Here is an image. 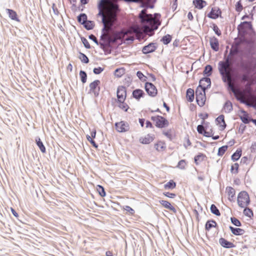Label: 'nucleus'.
Segmentation results:
<instances>
[{"instance_id": "24", "label": "nucleus", "mask_w": 256, "mask_h": 256, "mask_svg": "<svg viewBox=\"0 0 256 256\" xmlns=\"http://www.w3.org/2000/svg\"><path fill=\"white\" fill-rule=\"evenodd\" d=\"M229 229L231 231V232L235 236H242L245 233V230L244 229L234 228L231 226H229Z\"/></svg>"}, {"instance_id": "51", "label": "nucleus", "mask_w": 256, "mask_h": 256, "mask_svg": "<svg viewBox=\"0 0 256 256\" xmlns=\"http://www.w3.org/2000/svg\"><path fill=\"white\" fill-rule=\"evenodd\" d=\"M172 129H168L166 131L164 130L162 132V134L165 136L167 138L169 139L170 140H172L173 139V136L172 134Z\"/></svg>"}, {"instance_id": "46", "label": "nucleus", "mask_w": 256, "mask_h": 256, "mask_svg": "<svg viewBox=\"0 0 256 256\" xmlns=\"http://www.w3.org/2000/svg\"><path fill=\"white\" fill-rule=\"evenodd\" d=\"M240 118L244 124H249L251 120V118H248V113L242 116H240Z\"/></svg>"}, {"instance_id": "8", "label": "nucleus", "mask_w": 256, "mask_h": 256, "mask_svg": "<svg viewBox=\"0 0 256 256\" xmlns=\"http://www.w3.org/2000/svg\"><path fill=\"white\" fill-rule=\"evenodd\" d=\"M144 90L148 94L154 98L158 94V90L156 86L150 82H146L144 84Z\"/></svg>"}, {"instance_id": "9", "label": "nucleus", "mask_w": 256, "mask_h": 256, "mask_svg": "<svg viewBox=\"0 0 256 256\" xmlns=\"http://www.w3.org/2000/svg\"><path fill=\"white\" fill-rule=\"evenodd\" d=\"M116 98H114L116 102L125 101L126 97V90L124 86H118L116 90Z\"/></svg>"}, {"instance_id": "44", "label": "nucleus", "mask_w": 256, "mask_h": 256, "mask_svg": "<svg viewBox=\"0 0 256 256\" xmlns=\"http://www.w3.org/2000/svg\"><path fill=\"white\" fill-rule=\"evenodd\" d=\"M228 146L227 145H224L219 148L217 154L218 156H222L228 150Z\"/></svg>"}, {"instance_id": "1", "label": "nucleus", "mask_w": 256, "mask_h": 256, "mask_svg": "<svg viewBox=\"0 0 256 256\" xmlns=\"http://www.w3.org/2000/svg\"><path fill=\"white\" fill-rule=\"evenodd\" d=\"M228 50H226L224 52V60L218 62V70L223 82L224 83H229V86L232 89V92L234 93V90L231 84L232 77L230 76V71L228 70L230 64L231 56L228 54L226 56V54Z\"/></svg>"}, {"instance_id": "28", "label": "nucleus", "mask_w": 256, "mask_h": 256, "mask_svg": "<svg viewBox=\"0 0 256 256\" xmlns=\"http://www.w3.org/2000/svg\"><path fill=\"white\" fill-rule=\"evenodd\" d=\"M186 98L187 100L190 102L194 101V92L193 89L188 88L186 90Z\"/></svg>"}, {"instance_id": "38", "label": "nucleus", "mask_w": 256, "mask_h": 256, "mask_svg": "<svg viewBox=\"0 0 256 256\" xmlns=\"http://www.w3.org/2000/svg\"><path fill=\"white\" fill-rule=\"evenodd\" d=\"M79 56L78 58L80 61L84 64H87L89 62L90 60L88 57L84 53L81 52H78Z\"/></svg>"}, {"instance_id": "21", "label": "nucleus", "mask_w": 256, "mask_h": 256, "mask_svg": "<svg viewBox=\"0 0 256 256\" xmlns=\"http://www.w3.org/2000/svg\"><path fill=\"white\" fill-rule=\"evenodd\" d=\"M226 192L228 196V200L231 202H234L236 194L234 189L232 186H227Z\"/></svg>"}, {"instance_id": "27", "label": "nucleus", "mask_w": 256, "mask_h": 256, "mask_svg": "<svg viewBox=\"0 0 256 256\" xmlns=\"http://www.w3.org/2000/svg\"><path fill=\"white\" fill-rule=\"evenodd\" d=\"M192 3L194 7L199 10L203 8L207 4L204 0H193Z\"/></svg>"}, {"instance_id": "49", "label": "nucleus", "mask_w": 256, "mask_h": 256, "mask_svg": "<svg viewBox=\"0 0 256 256\" xmlns=\"http://www.w3.org/2000/svg\"><path fill=\"white\" fill-rule=\"evenodd\" d=\"M231 222L236 226L240 227L242 226V224L240 220L235 217H231L230 218Z\"/></svg>"}, {"instance_id": "23", "label": "nucleus", "mask_w": 256, "mask_h": 256, "mask_svg": "<svg viewBox=\"0 0 256 256\" xmlns=\"http://www.w3.org/2000/svg\"><path fill=\"white\" fill-rule=\"evenodd\" d=\"M111 42V40L110 38H108V41L103 42H99V44H97L100 46V48L102 50L104 53L106 54H110L111 51H106V48L110 46V43Z\"/></svg>"}, {"instance_id": "52", "label": "nucleus", "mask_w": 256, "mask_h": 256, "mask_svg": "<svg viewBox=\"0 0 256 256\" xmlns=\"http://www.w3.org/2000/svg\"><path fill=\"white\" fill-rule=\"evenodd\" d=\"M243 6L241 0L238 1L235 5V10L237 12H240L243 10Z\"/></svg>"}, {"instance_id": "17", "label": "nucleus", "mask_w": 256, "mask_h": 256, "mask_svg": "<svg viewBox=\"0 0 256 256\" xmlns=\"http://www.w3.org/2000/svg\"><path fill=\"white\" fill-rule=\"evenodd\" d=\"M144 91L140 88H136L132 91V96L138 101L145 96Z\"/></svg>"}, {"instance_id": "34", "label": "nucleus", "mask_w": 256, "mask_h": 256, "mask_svg": "<svg viewBox=\"0 0 256 256\" xmlns=\"http://www.w3.org/2000/svg\"><path fill=\"white\" fill-rule=\"evenodd\" d=\"M176 182L174 180H171L164 185V188L166 190H173L176 188Z\"/></svg>"}, {"instance_id": "50", "label": "nucleus", "mask_w": 256, "mask_h": 256, "mask_svg": "<svg viewBox=\"0 0 256 256\" xmlns=\"http://www.w3.org/2000/svg\"><path fill=\"white\" fill-rule=\"evenodd\" d=\"M186 164L187 162L186 160H181L178 162L176 167L181 170H184Z\"/></svg>"}, {"instance_id": "56", "label": "nucleus", "mask_w": 256, "mask_h": 256, "mask_svg": "<svg viewBox=\"0 0 256 256\" xmlns=\"http://www.w3.org/2000/svg\"><path fill=\"white\" fill-rule=\"evenodd\" d=\"M106 30H103V28H102V34L101 36H100V41H102V42H106V41H108V38H110L108 34H104V32Z\"/></svg>"}, {"instance_id": "2", "label": "nucleus", "mask_w": 256, "mask_h": 256, "mask_svg": "<svg viewBox=\"0 0 256 256\" xmlns=\"http://www.w3.org/2000/svg\"><path fill=\"white\" fill-rule=\"evenodd\" d=\"M239 68L240 71L236 74V77L243 81H248L249 78V73L248 72L249 70V66L248 64L242 62Z\"/></svg>"}, {"instance_id": "64", "label": "nucleus", "mask_w": 256, "mask_h": 256, "mask_svg": "<svg viewBox=\"0 0 256 256\" xmlns=\"http://www.w3.org/2000/svg\"><path fill=\"white\" fill-rule=\"evenodd\" d=\"M208 114L206 112L200 113L198 114V116L202 120H204L205 119H206L208 117Z\"/></svg>"}, {"instance_id": "29", "label": "nucleus", "mask_w": 256, "mask_h": 256, "mask_svg": "<svg viewBox=\"0 0 256 256\" xmlns=\"http://www.w3.org/2000/svg\"><path fill=\"white\" fill-rule=\"evenodd\" d=\"M213 68L210 64H206L204 67L202 74L204 76H210L212 74Z\"/></svg>"}, {"instance_id": "20", "label": "nucleus", "mask_w": 256, "mask_h": 256, "mask_svg": "<svg viewBox=\"0 0 256 256\" xmlns=\"http://www.w3.org/2000/svg\"><path fill=\"white\" fill-rule=\"evenodd\" d=\"M159 202L164 208L170 210L174 214L176 212V208L174 206H173L169 202L165 200H159Z\"/></svg>"}, {"instance_id": "4", "label": "nucleus", "mask_w": 256, "mask_h": 256, "mask_svg": "<svg viewBox=\"0 0 256 256\" xmlns=\"http://www.w3.org/2000/svg\"><path fill=\"white\" fill-rule=\"evenodd\" d=\"M150 120L154 122L155 126L158 128H165L169 125L168 120L164 116L160 115L152 116L150 118Z\"/></svg>"}, {"instance_id": "22", "label": "nucleus", "mask_w": 256, "mask_h": 256, "mask_svg": "<svg viewBox=\"0 0 256 256\" xmlns=\"http://www.w3.org/2000/svg\"><path fill=\"white\" fill-rule=\"evenodd\" d=\"M35 142L38 146V147L39 148L42 154L46 153V148L43 142L40 138L38 136H36L35 138Z\"/></svg>"}, {"instance_id": "37", "label": "nucleus", "mask_w": 256, "mask_h": 256, "mask_svg": "<svg viewBox=\"0 0 256 256\" xmlns=\"http://www.w3.org/2000/svg\"><path fill=\"white\" fill-rule=\"evenodd\" d=\"M125 68H118L114 72V75L117 78H120L125 73Z\"/></svg>"}, {"instance_id": "59", "label": "nucleus", "mask_w": 256, "mask_h": 256, "mask_svg": "<svg viewBox=\"0 0 256 256\" xmlns=\"http://www.w3.org/2000/svg\"><path fill=\"white\" fill-rule=\"evenodd\" d=\"M196 129L198 133L200 134H202L206 130L204 128V124H202L197 126Z\"/></svg>"}, {"instance_id": "14", "label": "nucleus", "mask_w": 256, "mask_h": 256, "mask_svg": "<svg viewBox=\"0 0 256 256\" xmlns=\"http://www.w3.org/2000/svg\"><path fill=\"white\" fill-rule=\"evenodd\" d=\"M157 48L158 44L156 42H151L142 47V52L145 54H148L155 52Z\"/></svg>"}, {"instance_id": "48", "label": "nucleus", "mask_w": 256, "mask_h": 256, "mask_svg": "<svg viewBox=\"0 0 256 256\" xmlns=\"http://www.w3.org/2000/svg\"><path fill=\"white\" fill-rule=\"evenodd\" d=\"M165 143L160 141L158 143L154 144V148L158 151L164 150L166 148Z\"/></svg>"}, {"instance_id": "63", "label": "nucleus", "mask_w": 256, "mask_h": 256, "mask_svg": "<svg viewBox=\"0 0 256 256\" xmlns=\"http://www.w3.org/2000/svg\"><path fill=\"white\" fill-rule=\"evenodd\" d=\"M246 128V126L244 124H241L238 128V132L241 134H242Z\"/></svg>"}, {"instance_id": "43", "label": "nucleus", "mask_w": 256, "mask_h": 256, "mask_svg": "<svg viewBox=\"0 0 256 256\" xmlns=\"http://www.w3.org/2000/svg\"><path fill=\"white\" fill-rule=\"evenodd\" d=\"M96 190L100 196L104 197L106 196V192L104 188L100 184L97 185Z\"/></svg>"}, {"instance_id": "58", "label": "nucleus", "mask_w": 256, "mask_h": 256, "mask_svg": "<svg viewBox=\"0 0 256 256\" xmlns=\"http://www.w3.org/2000/svg\"><path fill=\"white\" fill-rule=\"evenodd\" d=\"M104 68H102V67H100V66H98V68H94L93 69V72L95 74H99L100 73H102L104 71Z\"/></svg>"}, {"instance_id": "39", "label": "nucleus", "mask_w": 256, "mask_h": 256, "mask_svg": "<svg viewBox=\"0 0 256 256\" xmlns=\"http://www.w3.org/2000/svg\"><path fill=\"white\" fill-rule=\"evenodd\" d=\"M79 75L82 82L83 84H85L88 78L86 72L83 70H80V71Z\"/></svg>"}, {"instance_id": "32", "label": "nucleus", "mask_w": 256, "mask_h": 256, "mask_svg": "<svg viewBox=\"0 0 256 256\" xmlns=\"http://www.w3.org/2000/svg\"><path fill=\"white\" fill-rule=\"evenodd\" d=\"M206 156L202 153H198L194 158V162L196 165H198L200 162L204 160Z\"/></svg>"}, {"instance_id": "30", "label": "nucleus", "mask_w": 256, "mask_h": 256, "mask_svg": "<svg viewBox=\"0 0 256 256\" xmlns=\"http://www.w3.org/2000/svg\"><path fill=\"white\" fill-rule=\"evenodd\" d=\"M242 154V150L241 148H238L236 151L232 155L231 160L233 162L238 160L241 157Z\"/></svg>"}, {"instance_id": "54", "label": "nucleus", "mask_w": 256, "mask_h": 256, "mask_svg": "<svg viewBox=\"0 0 256 256\" xmlns=\"http://www.w3.org/2000/svg\"><path fill=\"white\" fill-rule=\"evenodd\" d=\"M80 40L85 48H86V49H90L91 48L90 44H89L88 42V41L86 38H84V36H81Z\"/></svg>"}, {"instance_id": "61", "label": "nucleus", "mask_w": 256, "mask_h": 256, "mask_svg": "<svg viewBox=\"0 0 256 256\" xmlns=\"http://www.w3.org/2000/svg\"><path fill=\"white\" fill-rule=\"evenodd\" d=\"M124 209L131 214H133L134 213V210L128 206H124Z\"/></svg>"}, {"instance_id": "40", "label": "nucleus", "mask_w": 256, "mask_h": 256, "mask_svg": "<svg viewBox=\"0 0 256 256\" xmlns=\"http://www.w3.org/2000/svg\"><path fill=\"white\" fill-rule=\"evenodd\" d=\"M210 212L216 215V216H220V212L218 209V208L214 204H212L210 206Z\"/></svg>"}, {"instance_id": "11", "label": "nucleus", "mask_w": 256, "mask_h": 256, "mask_svg": "<svg viewBox=\"0 0 256 256\" xmlns=\"http://www.w3.org/2000/svg\"><path fill=\"white\" fill-rule=\"evenodd\" d=\"M114 126L116 130L118 132H128L130 128L129 124L124 120L116 122Z\"/></svg>"}, {"instance_id": "7", "label": "nucleus", "mask_w": 256, "mask_h": 256, "mask_svg": "<svg viewBox=\"0 0 256 256\" xmlns=\"http://www.w3.org/2000/svg\"><path fill=\"white\" fill-rule=\"evenodd\" d=\"M100 81L96 80L90 84V90L88 94H93L95 97H98L100 94Z\"/></svg>"}, {"instance_id": "31", "label": "nucleus", "mask_w": 256, "mask_h": 256, "mask_svg": "<svg viewBox=\"0 0 256 256\" xmlns=\"http://www.w3.org/2000/svg\"><path fill=\"white\" fill-rule=\"evenodd\" d=\"M88 20V16L85 13H80L77 16V21L80 24L83 25Z\"/></svg>"}, {"instance_id": "41", "label": "nucleus", "mask_w": 256, "mask_h": 256, "mask_svg": "<svg viewBox=\"0 0 256 256\" xmlns=\"http://www.w3.org/2000/svg\"><path fill=\"white\" fill-rule=\"evenodd\" d=\"M210 24V27L212 28L215 34L218 36H220L222 35V32L221 30L218 28V26L212 22Z\"/></svg>"}, {"instance_id": "55", "label": "nucleus", "mask_w": 256, "mask_h": 256, "mask_svg": "<svg viewBox=\"0 0 256 256\" xmlns=\"http://www.w3.org/2000/svg\"><path fill=\"white\" fill-rule=\"evenodd\" d=\"M136 75L142 82L146 81L147 79V77L145 76L141 71H138L136 73Z\"/></svg>"}, {"instance_id": "10", "label": "nucleus", "mask_w": 256, "mask_h": 256, "mask_svg": "<svg viewBox=\"0 0 256 256\" xmlns=\"http://www.w3.org/2000/svg\"><path fill=\"white\" fill-rule=\"evenodd\" d=\"M146 10L145 9L142 10L139 13L138 16L140 18V21L142 22H155V18L153 16L152 14H147L146 16H144V14H146Z\"/></svg>"}, {"instance_id": "33", "label": "nucleus", "mask_w": 256, "mask_h": 256, "mask_svg": "<svg viewBox=\"0 0 256 256\" xmlns=\"http://www.w3.org/2000/svg\"><path fill=\"white\" fill-rule=\"evenodd\" d=\"M223 108L225 110V112L226 113H230L233 110L232 104L229 100H226L224 104Z\"/></svg>"}, {"instance_id": "35", "label": "nucleus", "mask_w": 256, "mask_h": 256, "mask_svg": "<svg viewBox=\"0 0 256 256\" xmlns=\"http://www.w3.org/2000/svg\"><path fill=\"white\" fill-rule=\"evenodd\" d=\"M82 26L86 30H90L94 28L95 24L94 21L87 20L86 23H84Z\"/></svg>"}, {"instance_id": "6", "label": "nucleus", "mask_w": 256, "mask_h": 256, "mask_svg": "<svg viewBox=\"0 0 256 256\" xmlns=\"http://www.w3.org/2000/svg\"><path fill=\"white\" fill-rule=\"evenodd\" d=\"M104 2V0H100L98 1V5H97L98 9V12L97 14V16L98 17L100 16L102 18L101 22L102 24L103 30H106V24L110 22L111 21L110 18H109L107 20H106V18H105L106 17L104 16V14L101 8V6Z\"/></svg>"}, {"instance_id": "62", "label": "nucleus", "mask_w": 256, "mask_h": 256, "mask_svg": "<svg viewBox=\"0 0 256 256\" xmlns=\"http://www.w3.org/2000/svg\"><path fill=\"white\" fill-rule=\"evenodd\" d=\"M88 38L90 40H92L96 45L99 44V42L96 37V36L93 34H90L88 36Z\"/></svg>"}, {"instance_id": "18", "label": "nucleus", "mask_w": 256, "mask_h": 256, "mask_svg": "<svg viewBox=\"0 0 256 256\" xmlns=\"http://www.w3.org/2000/svg\"><path fill=\"white\" fill-rule=\"evenodd\" d=\"M216 122L217 124L220 125V130H224L226 126V124L224 120V116L223 114L220 115L218 117L216 118Z\"/></svg>"}, {"instance_id": "26", "label": "nucleus", "mask_w": 256, "mask_h": 256, "mask_svg": "<svg viewBox=\"0 0 256 256\" xmlns=\"http://www.w3.org/2000/svg\"><path fill=\"white\" fill-rule=\"evenodd\" d=\"M218 226L216 222L214 220H208L205 224V230L206 231H209L212 228H218Z\"/></svg>"}, {"instance_id": "15", "label": "nucleus", "mask_w": 256, "mask_h": 256, "mask_svg": "<svg viewBox=\"0 0 256 256\" xmlns=\"http://www.w3.org/2000/svg\"><path fill=\"white\" fill-rule=\"evenodd\" d=\"M219 244L222 248H231L236 247L235 244L232 242L224 238H220L219 239Z\"/></svg>"}, {"instance_id": "53", "label": "nucleus", "mask_w": 256, "mask_h": 256, "mask_svg": "<svg viewBox=\"0 0 256 256\" xmlns=\"http://www.w3.org/2000/svg\"><path fill=\"white\" fill-rule=\"evenodd\" d=\"M86 138L87 140L90 143V144L96 148H97L98 146V144L94 140V138H92L90 137V136L87 134L86 136Z\"/></svg>"}, {"instance_id": "5", "label": "nucleus", "mask_w": 256, "mask_h": 256, "mask_svg": "<svg viewBox=\"0 0 256 256\" xmlns=\"http://www.w3.org/2000/svg\"><path fill=\"white\" fill-rule=\"evenodd\" d=\"M237 201L238 206L242 208L244 207V203H246V206H248L250 202L248 193L246 191H242L239 192Z\"/></svg>"}, {"instance_id": "47", "label": "nucleus", "mask_w": 256, "mask_h": 256, "mask_svg": "<svg viewBox=\"0 0 256 256\" xmlns=\"http://www.w3.org/2000/svg\"><path fill=\"white\" fill-rule=\"evenodd\" d=\"M239 164L238 163H234L232 164L230 169L232 174H237L238 172Z\"/></svg>"}, {"instance_id": "16", "label": "nucleus", "mask_w": 256, "mask_h": 256, "mask_svg": "<svg viewBox=\"0 0 256 256\" xmlns=\"http://www.w3.org/2000/svg\"><path fill=\"white\" fill-rule=\"evenodd\" d=\"M210 44L212 49L214 52L219 50V42L218 39L214 36L210 39Z\"/></svg>"}, {"instance_id": "25", "label": "nucleus", "mask_w": 256, "mask_h": 256, "mask_svg": "<svg viewBox=\"0 0 256 256\" xmlns=\"http://www.w3.org/2000/svg\"><path fill=\"white\" fill-rule=\"evenodd\" d=\"M154 138V136H151L150 134H148L144 138L140 137L139 142L142 144H147L152 142Z\"/></svg>"}, {"instance_id": "12", "label": "nucleus", "mask_w": 256, "mask_h": 256, "mask_svg": "<svg viewBox=\"0 0 256 256\" xmlns=\"http://www.w3.org/2000/svg\"><path fill=\"white\" fill-rule=\"evenodd\" d=\"M222 12L219 7L215 6L211 8L210 11L207 14L206 16L211 19L216 20L218 18H222Z\"/></svg>"}, {"instance_id": "13", "label": "nucleus", "mask_w": 256, "mask_h": 256, "mask_svg": "<svg viewBox=\"0 0 256 256\" xmlns=\"http://www.w3.org/2000/svg\"><path fill=\"white\" fill-rule=\"evenodd\" d=\"M199 88H202L204 90H207L211 87V80L209 76H204L201 78L199 81Z\"/></svg>"}, {"instance_id": "57", "label": "nucleus", "mask_w": 256, "mask_h": 256, "mask_svg": "<svg viewBox=\"0 0 256 256\" xmlns=\"http://www.w3.org/2000/svg\"><path fill=\"white\" fill-rule=\"evenodd\" d=\"M242 24H246L247 26H248V27L249 28H252V22H248V21H244L243 22H242L240 23V24H239L238 26V28H237V29L238 30H240V26Z\"/></svg>"}, {"instance_id": "42", "label": "nucleus", "mask_w": 256, "mask_h": 256, "mask_svg": "<svg viewBox=\"0 0 256 256\" xmlns=\"http://www.w3.org/2000/svg\"><path fill=\"white\" fill-rule=\"evenodd\" d=\"M118 103V107L122 110L124 112H127L130 108L128 104L124 102V101H120V102H116Z\"/></svg>"}, {"instance_id": "3", "label": "nucleus", "mask_w": 256, "mask_h": 256, "mask_svg": "<svg viewBox=\"0 0 256 256\" xmlns=\"http://www.w3.org/2000/svg\"><path fill=\"white\" fill-rule=\"evenodd\" d=\"M206 90H203L202 88H199L198 86L196 90V102L200 107H202L205 104L206 100Z\"/></svg>"}, {"instance_id": "45", "label": "nucleus", "mask_w": 256, "mask_h": 256, "mask_svg": "<svg viewBox=\"0 0 256 256\" xmlns=\"http://www.w3.org/2000/svg\"><path fill=\"white\" fill-rule=\"evenodd\" d=\"M243 213L244 216L250 218L254 216V213L252 210L249 208H245L244 210Z\"/></svg>"}, {"instance_id": "60", "label": "nucleus", "mask_w": 256, "mask_h": 256, "mask_svg": "<svg viewBox=\"0 0 256 256\" xmlns=\"http://www.w3.org/2000/svg\"><path fill=\"white\" fill-rule=\"evenodd\" d=\"M163 195L171 198H174L176 196V194L170 192H163Z\"/></svg>"}, {"instance_id": "36", "label": "nucleus", "mask_w": 256, "mask_h": 256, "mask_svg": "<svg viewBox=\"0 0 256 256\" xmlns=\"http://www.w3.org/2000/svg\"><path fill=\"white\" fill-rule=\"evenodd\" d=\"M172 40V36L169 34H167L161 38L160 42H162L164 45H168L170 42Z\"/></svg>"}, {"instance_id": "19", "label": "nucleus", "mask_w": 256, "mask_h": 256, "mask_svg": "<svg viewBox=\"0 0 256 256\" xmlns=\"http://www.w3.org/2000/svg\"><path fill=\"white\" fill-rule=\"evenodd\" d=\"M6 12L8 14L9 18L13 20H15L18 22H20V20L19 19L16 12L12 9L6 8Z\"/></svg>"}]
</instances>
